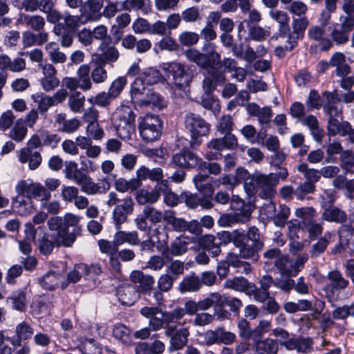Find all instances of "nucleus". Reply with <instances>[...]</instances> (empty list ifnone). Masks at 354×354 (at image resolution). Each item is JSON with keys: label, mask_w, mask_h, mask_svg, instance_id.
Wrapping results in <instances>:
<instances>
[{"label": "nucleus", "mask_w": 354, "mask_h": 354, "mask_svg": "<svg viewBox=\"0 0 354 354\" xmlns=\"http://www.w3.org/2000/svg\"><path fill=\"white\" fill-rule=\"evenodd\" d=\"M187 59L195 63L200 68L206 70L209 76L203 81V89L205 94L212 93L216 85H222L226 81L225 71L219 70L221 55L216 50V45L206 44L202 47V52L196 48L187 50Z\"/></svg>", "instance_id": "1"}, {"label": "nucleus", "mask_w": 354, "mask_h": 354, "mask_svg": "<svg viewBox=\"0 0 354 354\" xmlns=\"http://www.w3.org/2000/svg\"><path fill=\"white\" fill-rule=\"evenodd\" d=\"M287 169H281V171L265 174L255 171L251 174L244 183V189L248 196L258 195L263 199H271L276 194V187L280 180L285 181L288 177Z\"/></svg>", "instance_id": "2"}, {"label": "nucleus", "mask_w": 354, "mask_h": 354, "mask_svg": "<svg viewBox=\"0 0 354 354\" xmlns=\"http://www.w3.org/2000/svg\"><path fill=\"white\" fill-rule=\"evenodd\" d=\"M80 217L72 213L66 214L64 217L53 216L48 220L47 224L51 231L56 232L55 243L57 247L69 248L76 240L81 227L79 226Z\"/></svg>", "instance_id": "3"}, {"label": "nucleus", "mask_w": 354, "mask_h": 354, "mask_svg": "<svg viewBox=\"0 0 354 354\" xmlns=\"http://www.w3.org/2000/svg\"><path fill=\"white\" fill-rule=\"evenodd\" d=\"M162 70L179 90H185L189 86L193 74L189 67L183 63L172 62L163 64Z\"/></svg>", "instance_id": "4"}, {"label": "nucleus", "mask_w": 354, "mask_h": 354, "mask_svg": "<svg viewBox=\"0 0 354 354\" xmlns=\"http://www.w3.org/2000/svg\"><path fill=\"white\" fill-rule=\"evenodd\" d=\"M185 129L190 133L191 145H198L201 141L198 139L209 134L210 124L201 115L194 113H187L185 116Z\"/></svg>", "instance_id": "5"}, {"label": "nucleus", "mask_w": 354, "mask_h": 354, "mask_svg": "<svg viewBox=\"0 0 354 354\" xmlns=\"http://www.w3.org/2000/svg\"><path fill=\"white\" fill-rule=\"evenodd\" d=\"M308 259L307 254L298 255L295 259L283 254L274 261V266L282 276L295 277L304 268Z\"/></svg>", "instance_id": "6"}, {"label": "nucleus", "mask_w": 354, "mask_h": 354, "mask_svg": "<svg viewBox=\"0 0 354 354\" xmlns=\"http://www.w3.org/2000/svg\"><path fill=\"white\" fill-rule=\"evenodd\" d=\"M296 216L301 218V230L308 232L310 240L317 239L322 233L323 227L319 223L315 221L317 214L314 208L304 207L295 210Z\"/></svg>", "instance_id": "7"}, {"label": "nucleus", "mask_w": 354, "mask_h": 354, "mask_svg": "<svg viewBox=\"0 0 354 354\" xmlns=\"http://www.w3.org/2000/svg\"><path fill=\"white\" fill-rule=\"evenodd\" d=\"M138 129L144 140L153 142L161 136L162 123L158 115L147 114L139 118Z\"/></svg>", "instance_id": "8"}, {"label": "nucleus", "mask_w": 354, "mask_h": 354, "mask_svg": "<svg viewBox=\"0 0 354 354\" xmlns=\"http://www.w3.org/2000/svg\"><path fill=\"white\" fill-rule=\"evenodd\" d=\"M264 247L260 239L259 230L255 227H250L248 230V241L239 250L240 255L243 259H249L257 261L259 259V252Z\"/></svg>", "instance_id": "9"}, {"label": "nucleus", "mask_w": 354, "mask_h": 354, "mask_svg": "<svg viewBox=\"0 0 354 354\" xmlns=\"http://www.w3.org/2000/svg\"><path fill=\"white\" fill-rule=\"evenodd\" d=\"M185 316V311L183 308H176L171 311H165L162 313V318L157 317H151L149 319V325L153 331H157L164 328L165 335H169L174 328L172 325L174 322L180 321Z\"/></svg>", "instance_id": "10"}, {"label": "nucleus", "mask_w": 354, "mask_h": 354, "mask_svg": "<svg viewBox=\"0 0 354 354\" xmlns=\"http://www.w3.org/2000/svg\"><path fill=\"white\" fill-rule=\"evenodd\" d=\"M354 29V18L346 17L340 24H335L330 28V39L332 48L336 45H344L350 38V33Z\"/></svg>", "instance_id": "11"}, {"label": "nucleus", "mask_w": 354, "mask_h": 354, "mask_svg": "<svg viewBox=\"0 0 354 354\" xmlns=\"http://www.w3.org/2000/svg\"><path fill=\"white\" fill-rule=\"evenodd\" d=\"M326 277L329 283L325 286L324 290L326 297L330 301H332L337 299L339 294L348 287L349 281L338 270L328 272Z\"/></svg>", "instance_id": "12"}, {"label": "nucleus", "mask_w": 354, "mask_h": 354, "mask_svg": "<svg viewBox=\"0 0 354 354\" xmlns=\"http://www.w3.org/2000/svg\"><path fill=\"white\" fill-rule=\"evenodd\" d=\"M183 325V324L180 321L174 322L172 325L174 329L169 335H166L170 338L168 347V351L170 353L183 349L188 342V337L189 336V329L186 327L178 328L179 326Z\"/></svg>", "instance_id": "13"}, {"label": "nucleus", "mask_w": 354, "mask_h": 354, "mask_svg": "<svg viewBox=\"0 0 354 354\" xmlns=\"http://www.w3.org/2000/svg\"><path fill=\"white\" fill-rule=\"evenodd\" d=\"M309 24L308 19L306 17L293 19L292 22V31H288L287 40V50H293L298 44L299 39L304 35L306 29Z\"/></svg>", "instance_id": "14"}, {"label": "nucleus", "mask_w": 354, "mask_h": 354, "mask_svg": "<svg viewBox=\"0 0 354 354\" xmlns=\"http://www.w3.org/2000/svg\"><path fill=\"white\" fill-rule=\"evenodd\" d=\"M237 205L240 206L238 207V212L220 217L218 223L221 225L227 226L232 223H244L249 220L252 213L250 207L246 205L241 200L237 203Z\"/></svg>", "instance_id": "15"}, {"label": "nucleus", "mask_w": 354, "mask_h": 354, "mask_svg": "<svg viewBox=\"0 0 354 354\" xmlns=\"http://www.w3.org/2000/svg\"><path fill=\"white\" fill-rule=\"evenodd\" d=\"M167 180H162L155 185L152 190L142 189L136 193V200L140 205L153 204L160 198L162 192L167 189Z\"/></svg>", "instance_id": "16"}, {"label": "nucleus", "mask_w": 354, "mask_h": 354, "mask_svg": "<svg viewBox=\"0 0 354 354\" xmlns=\"http://www.w3.org/2000/svg\"><path fill=\"white\" fill-rule=\"evenodd\" d=\"M39 68L41 69L43 77L40 82L43 90L46 92L54 91L59 85V80L57 77V70L50 63L40 64Z\"/></svg>", "instance_id": "17"}, {"label": "nucleus", "mask_w": 354, "mask_h": 354, "mask_svg": "<svg viewBox=\"0 0 354 354\" xmlns=\"http://www.w3.org/2000/svg\"><path fill=\"white\" fill-rule=\"evenodd\" d=\"M134 209V202L131 196H127L118 204L113 211V219L116 230L121 229L122 223L127 220V216L132 214Z\"/></svg>", "instance_id": "18"}, {"label": "nucleus", "mask_w": 354, "mask_h": 354, "mask_svg": "<svg viewBox=\"0 0 354 354\" xmlns=\"http://www.w3.org/2000/svg\"><path fill=\"white\" fill-rule=\"evenodd\" d=\"M198 161L199 158L196 154L189 150H184L172 156L169 166L173 169L176 167L192 169L197 167Z\"/></svg>", "instance_id": "19"}, {"label": "nucleus", "mask_w": 354, "mask_h": 354, "mask_svg": "<svg viewBox=\"0 0 354 354\" xmlns=\"http://www.w3.org/2000/svg\"><path fill=\"white\" fill-rule=\"evenodd\" d=\"M130 279L133 283H139L138 291L145 297H150L155 290V279L150 274H145L140 270H134L131 273Z\"/></svg>", "instance_id": "20"}, {"label": "nucleus", "mask_w": 354, "mask_h": 354, "mask_svg": "<svg viewBox=\"0 0 354 354\" xmlns=\"http://www.w3.org/2000/svg\"><path fill=\"white\" fill-rule=\"evenodd\" d=\"M176 281V279L170 276L168 273L165 272L160 275L157 281L158 289L155 290L152 295L154 304H162L164 301L163 292L170 291L173 288L174 283Z\"/></svg>", "instance_id": "21"}, {"label": "nucleus", "mask_w": 354, "mask_h": 354, "mask_svg": "<svg viewBox=\"0 0 354 354\" xmlns=\"http://www.w3.org/2000/svg\"><path fill=\"white\" fill-rule=\"evenodd\" d=\"M111 43V41L100 43L98 48L101 53L94 54L92 57L104 64L116 62L120 53L118 48Z\"/></svg>", "instance_id": "22"}, {"label": "nucleus", "mask_w": 354, "mask_h": 354, "mask_svg": "<svg viewBox=\"0 0 354 354\" xmlns=\"http://www.w3.org/2000/svg\"><path fill=\"white\" fill-rule=\"evenodd\" d=\"M193 181L196 188L203 197L212 198L214 192L213 183H214L216 187L219 186L218 180L211 178V180L208 181V176L201 173L196 175L193 178Z\"/></svg>", "instance_id": "23"}, {"label": "nucleus", "mask_w": 354, "mask_h": 354, "mask_svg": "<svg viewBox=\"0 0 354 354\" xmlns=\"http://www.w3.org/2000/svg\"><path fill=\"white\" fill-rule=\"evenodd\" d=\"M80 187L81 191L87 195H97L105 194L109 189V185L107 187L105 185L101 186L99 183H95L91 177L86 173L80 178L76 183Z\"/></svg>", "instance_id": "24"}, {"label": "nucleus", "mask_w": 354, "mask_h": 354, "mask_svg": "<svg viewBox=\"0 0 354 354\" xmlns=\"http://www.w3.org/2000/svg\"><path fill=\"white\" fill-rule=\"evenodd\" d=\"M308 37L310 40L317 42V46L321 51L327 52L332 48L330 39L325 36V30L322 27H310L308 30Z\"/></svg>", "instance_id": "25"}, {"label": "nucleus", "mask_w": 354, "mask_h": 354, "mask_svg": "<svg viewBox=\"0 0 354 354\" xmlns=\"http://www.w3.org/2000/svg\"><path fill=\"white\" fill-rule=\"evenodd\" d=\"M163 171L160 167H155L151 169L146 166L140 167L136 171V180L138 181V188L141 187L142 182L147 179L156 183L163 180Z\"/></svg>", "instance_id": "26"}, {"label": "nucleus", "mask_w": 354, "mask_h": 354, "mask_svg": "<svg viewBox=\"0 0 354 354\" xmlns=\"http://www.w3.org/2000/svg\"><path fill=\"white\" fill-rule=\"evenodd\" d=\"M248 113L250 116L257 117L259 123L261 126H267L270 124L272 117V109L269 106L261 108L256 103H249L246 106Z\"/></svg>", "instance_id": "27"}, {"label": "nucleus", "mask_w": 354, "mask_h": 354, "mask_svg": "<svg viewBox=\"0 0 354 354\" xmlns=\"http://www.w3.org/2000/svg\"><path fill=\"white\" fill-rule=\"evenodd\" d=\"M17 23L35 32L42 30L46 25L45 19L39 15H30L24 12L18 15Z\"/></svg>", "instance_id": "28"}, {"label": "nucleus", "mask_w": 354, "mask_h": 354, "mask_svg": "<svg viewBox=\"0 0 354 354\" xmlns=\"http://www.w3.org/2000/svg\"><path fill=\"white\" fill-rule=\"evenodd\" d=\"M207 148L221 153L224 149H234L238 146L237 138L234 134L225 135L223 138L211 140L207 144Z\"/></svg>", "instance_id": "29"}, {"label": "nucleus", "mask_w": 354, "mask_h": 354, "mask_svg": "<svg viewBox=\"0 0 354 354\" xmlns=\"http://www.w3.org/2000/svg\"><path fill=\"white\" fill-rule=\"evenodd\" d=\"M116 295L119 301L122 305L131 306L138 299V292L135 286L127 283L119 286L117 289Z\"/></svg>", "instance_id": "30"}, {"label": "nucleus", "mask_w": 354, "mask_h": 354, "mask_svg": "<svg viewBox=\"0 0 354 354\" xmlns=\"http://www.w3.org/2000/svg\"><path fill=\"white\" fill-rule=\"evenodd\" d=\"M6 301L12 309L21 313L26 312L28 306L26 291L24 289L15 290L7 297Z\"/></svg>", "instance_id": "31"}, {"label": "nucleus", "mask_w": 354, "mask_h": 354, "mask_svg": "<svg viewBox=\"0 0 354 354\" xmlns=\"http://www.w3.org/2000/svg\"><path fill=\"white\" fill-rule=\"evenodd\" d=\"M269 16L279 24L278 33L280 37L286 38L290 30V17L288 13L277 9L270 10Z\"/></svg>", "instance_id": "32"}, {"label": "nucleus", "mask_w": 354, "mask_h": 354, "mask_svg": "<svg viewBox=\"0 0 354 354\" xmlns=\"http://www.w3.org/2000/svg\"><path fill=\"white\" fill-rule=\"evenodd\" d=\"M330 64L335 68L336 76H344L351 73V67L346 63V57L343 53H334L330 58Z\"/></svg>", "instance_id": "33"}, {"label": "nucleus", "mask_w": 354, "mask_h": 354, "mask_svg": "<svg viewBox=\"0 0 354 354\" xmlns=\"http://www.w3.org/2000/svg\"><path fill=\"white\" fill-rule=\"evenodd\" d=\"M19 160L21 163L28 162L29 168L35 170L41 165L42 158L39 151H34L29 147H24L19 151Z\"/></svg>", "instance_id": "34"}, {"label": "nucleus", "mask_w": 354, "mask_h": 354, "mask_svg": "<svg viewBox=\"0 0 354 354\" xmlns=\"http://www.w3.org/2000/svg\"><path fill=\"white\" fill-rule=\"evenodd\" d=\"M284 347L288 351L297 350L299 353H310L313 348V340L310 337L291 338L283 342Z\"/></svg>", "instance_id": "35"}, {"label": "nucleus", "mask_w": 354, "mask_h": 354, "mask_svg": "<svg viewBox=\"0 0 354 354\" xmlns=\"http://www.w3.org/2000/svg\"><path fill=\"white\" fill-rule=\"evenodd\" d=\"M322 96L325 100L323 105L324 112L331 117H338L341 114V109L337 106L338 102L340 101L337 99L335 93L326 91L322 93Z\"/></svg>", "instance_id": "36"}, {"label": "nucleus", "mask_w": 354, "mask_h": 354, "mask_svg": "<svg viewBox=\"0 0 354 354\" xmlns=\"http://www.w3.org/2000/svg\"><path fill=\"white\" fill-rule=\"evenodd\" d=\"M339 239L344 244L345 251L354 253V229L348 225H342L338 230Z\"/></svg>", "instance_id": "37"}, {"label": "nucleus", "mask_w": 354, "mask_h": 354, "mask_svg": "<svg viewBox=\"0 0 354 354\" xmlns=\"http://www.w3.org/2000/svg\"><path fill=\"white\" fill-rule=\"evenodd\" d=\"M188 242L185 237H177L172 241L169 246H167L162 252V254L167 257L169 254L171 256H181L187 251Z\"/></svg>", "instance_id": "38"}, {"label": "nucleus", "mask_w": 354, "mask_h": 354, "mask_svg": "<svg viewBox=\"0 0 354 354\" xmlns=\"http://www.w3.org/2000/svg\"><path fill=\"white\" fill-rule=\"evenodd\" d=\"M337 117H331L328 118L327 124V131L329 136L339 135L346 136L348 131L351 129V124L346 121L340 122Z\"/></svg>", "instance_id": "39"}, {"label": "nucleus", "mask_w": 354, "mask_h": 354, "mask_svg": "<svg viewBox=\"0 0 354 354\" xmlns=\"http://www.w3.org/2000/svg\"><path fill=\"white\" fill-rule=\"evenodd\" d=\"M45 50L49 57L50 61L54 64H64L67 60L66 55L60 50L57 42L51 41L47 43L45 46Z\"/></svg>", "instance_id": "40"}, {"label": "nucleus", "mask_w": 354, "mask_h": 354, "mask_svg": "<svg viewBox=\"0 0 354 354\" xmlns=\"http://www.w3.org/2000/svg\"><path fill=\"white\" fill-rule=\"evenodd\" d=\"M252 283L249 282L243 277H236L232 279H227L223 286L225 288L232 289L237 292H243L248 295Z\"/></svg>", "instance_id": "41"}, {"label": "nucleus", "mask_w": 354, "mask_h": 354, "mask_svg": "<svg viewBox=\"0 0 354 354\" xmlns=\"http://www.w3.org/2000/svg\"><path fill=\"white\" fill-rule=\"evenodd\" d=\"M201 288L200 277L194 273L186 276L179 283L178 290L181 293L187 292H197Z\"/></svg>", "instance_id": "42"}, {"label": "nucleus", "mask_w": 354, "mask_h": 354, "mask_svg": "<svg viewBox=\"0 0 354 354\" xmlns=\"http://www.w3.org/2000/svg\"><path fill=\"white\" fill-rule=\"evenodd\" d=\"M314 301L308 299H299L297 302L288 301L283 304L284 310L290 314L299 311H310L313 310Z\"/></svg>", "instance_id": "43"}, {"label": "nucleus", "mask_w": 354, "mask_h": 354, "mask_svg": "<svg viewBox=\"0 0 354 354\" xmlns=\"http://www.w3.org/2000/svg\"><path fill=\"white\" fill-rule=\"evenodd\" d=\"M152 104L158 109H162L166 106V101L158 93L153 89H148L146 95L140 100V106H146Z\"/></svg>", "instance_id": "44"}, {"label": "nucleus", "mask_w": 354, "mask_h": 354, "mask_svg": "<svg viewBox=\"0 0 354 354\" xmlns=\"http://www.w3.org/2000/svg\"><path fill=\"white\" fill-rule=\"evenodd\" d=\"M165 222L167 225H171L175 232H186L187 221L183 218L176 217V212L174 210L168 209L165 211Z\"/></svg>", "instance_id": "45"}, {"label": "nucleus", "mask_w": 354, "mask_h": 354, "mask_svg": "<svg viewBox=\"0 0 354 354\" xmlns=\"http://www.w3.org/2000/svg\"><path fill=\"white\" fill-rule=\"evenodd\" d=\"M86 6L88 10L84 15L87 21H96L101 19L100 10L103 6L102 0H87L85 3Z\"/></svg>", "instance_id": "46"}, {"label": "nucleus", "mask_w": 354, "mask_h": 354, "mask_svg": "<svg viewBox=\"0 0 354 354\" xmlns=\"http://www.w3.org/2000/svg\"><path fill=\"white\" fill-rule=\"evenodd\" d=\"M255 348L256 354H277L279 344L273 339L266 338L257 341L255 344Z\"/></svg>", "instance_id": "47"}, {"label": "nucleus", "mask_w": 354, "mask_h": 354, "mask_svg": "<svg viewBox=\"0 0 354 354\" xmlns=\"http://www.w3.org/2000/svg\"><path fill=\"white\" fill-rule=\"evenodd\" d=\"M90 73L91 68L88 64H82L77 69L76 77L80 88L84 91H88L92 88Z\"/></svg>", "instance_id": "48"}, {"label": "nucleus", "mask_w": 354, "mask_h": 354, "mask_svg": "<svg viewBox=\"0 0 354 354\" xmlns=\"http://www.w3.org/2000/svg\"><path fill=\"white\" fill-rule=\"evenodd\" d=\"M136 115L129 106L122 105L116 109L112 116V122H135Z\"/></svg>", "instance_id": "49"}, {"label": "nucleus", "mask_w": 354, "mask_h": 354, "mask_svg": "<svg viewBox=\"0 0 354 354\" xmlns=\"http://www.w3.org/2000/svg\"><path fill=\"white\" fill-rule=\"evenodd\" d=\"M115 243L118 246L128 243L131 245H138L140 243V239L137 231L124 232L117 230L116 233L114 234Z\"/></svg>", "instance_id": "50"}, {"label": "nucleus", "mask_w": 354, "mask_h": 354, "mask_svg": "<svg viewBox=\"0 0 354 354\" xmlns=\"http://www.w3.org/2000/svg\"><path fill=\"white\" fill-rule=\"evenodd\" d=\"M31 98L37 104L38 110L41 115L46 114L50 107L55 106V102L51 96L42 92L32 94Z\"/></svg>", "instance_id": "51"}, {"label": "nucleus", "mask_w": 354, "mask_h": 354, "mask_svg": "<svg viewBox=\"0 0 354 354\" xmlns=\"http://www.w3.org/2000/svg\"><path fill=\"white\" fill-rule=\"evenodd\" d=\"M91 62L93 68L91 71L92 81L95 84L104 83L108 78L107 71L105 69L106 64L97 61L92 57Z\"/></svg>", "instance_id": "52"}, {"label": "nucleus", "mask_w": 354, "mask_h": 354, "mask_svg": "<svg viewBox=\"0 0 354 354\" xmlns=\"http://www.w3.org/2000/svg\"><path fill=\"white\" fill-rule=\"evenodd\" d=\"M85 96L80 91H75L68 96V106L74 113H82L84 111Z\"/></svg>", "instance_id": "53"}, {"label": "nucleus", "mask_w": 354, "mask_h": 354, "mask_svg": "<svg viewBox=\"0 0 354 354\" xmlns=\"http://www.w3.org/2000/svg\"><path fill=\"white\" fill-rule=\"evenodd\" d=\"M62 275L56 272H48L39 279V283L42 288L54 290L58 287Z\"/></svg>", "instance_id": "54"}, {"label": "nucleus", "mask_w": 354, "mask_h": 354, "mask_svg": "<svg viewBox=\"0 0 354 354\" xmlns=\"http://www.w3.org/2000/svg\"><path fill=\"white\" fill-rule=\"evenodd\" d=\"M239 7L243 13H246L252 7L250 0H227L221 5L225 12H235Z\"/></svg>", "instance_id": "55"}, {"label": "nucleus", "mask_w": 354, "mask_h": 354, "mask_svg": "<svg viewBox=\"0 0 354 354\" xmlns=\"http://www.w3.org/2000/svg\"><path fill=\"white\" fill-rule=\"evenodd\" d=\"M145 83L142 78L139 77L131 84V100L138 106L140 104V100L145 97L147 91L149 89L145 87Z\"/></svg>", "instance_id": "56"}, {"label": "nucleus", "mask_w": 354, "mask_h": 354, "mask_svg": "<svg viewBox=\"0 0 354 354\" xmlns=\"http://www.w3.org/2000/svg\"><path fill=\"white\" fill-rule=\"evenodd\" d=\"M332 236L333 234L330 232H325L323 237L320 238L317 243L312 245L309 250L310 257L316 258L323 254L328 247Z\"/></svg>", "instance_id": "57"}, {"label": "nucleus", "mask_w": 354, "mask_h": 354, "mask_svg": "<svg viewBox=\"0 0 354 354\" xmlns=\"http://www.w3.org/2000/svg\"><path fill=\"white\" fill-rule=\"evenodd\" d=\"M322 218L329 222L343 223L346 221L347 215L343 210L337 207L326 208L322 214Z\"/></svg>", "instance_id": "58"}, {"label": "nucleus", "mask_w": 354, "mask_h": 354, "mask_svg": "<svg viewBox=\"0 0 354 354\" xmlns=\"http://www.w3.org/2000/svg\"><path fill=\"white\" fill-rule=\"evenodd\" d=\"M117 135L122 140H130L135 133V122H112Z\"/></svg>", "instance_id": "59"}, {"label": "nucleus", "mask_w": 354, "mask_h": 354, "mask_svg": "<svg viewBox=\"0 0 354 354\" xmlns=\"http://www.w3.org/2000/svg\"><path fill=\"white\" fill-rule=\"evenodd\" d=\"M86 269V264L85 263L76 264L74 269L68 272L67 281L62 283V288L65 289L69 283H75L79 281L82 276H85Z\"/></svg>", "instance_id": "60"}, {"label": "nucleus", "mask_w": 354, "mask_h": 354, "mask_svg": "<svg viewBox=\"0 0 354 354\" xmlns=\"http://www.w3.org/2000/svg\"><path fill=\"white\" fill-rule=\"evenodd\" d=\"M55 238L56 234H53L54 241L50 239V236L48 234H45L41 238L37 239L36 245L42 254L48 255L53 252L55 245L57 246Z\"/></svg>", "instance_id": "61"}, {"label": "nucleus", "mask_w": 354, "mask_h": 354, "mask_svg": "<svg viewBox=\"0 0 354 354\" xmlns=\"http://www.w3.org/2000/svg\"><path fill=\"white\" fill-rule=\"evenodd\" d=\"M27 128L22 119L17 120L9 132V137L15 142H19L24 140L27 135Z\"/></svg>", "instance_id": "62"}, {"label": "nucleus", "mask_w": 354, "mask_h": 354, "mask_svg": "<svg viewBox=\"0 0 354 354\" xmlns=\"http://www.w3.org/2000/svg\"><path fill=\"white\" fill-rule=\"evenodd\" d=\"M303 123L306 125L311 131L314 139L319 142L323 137V130L319 126V122L314 115H308L303 120Z\"/></svg>", "instance_id": "63"}, {"label": "nucleus", "mask_w": 354, "mask_h": 354, "mask_svg": "<svg viewBox=\"0 0 354 354\" xmlns=\"http://www.w3.org/2000/svg\"><path fill=\"white\" fill-rule=\"evenodd\" d=\"M142 214L145 215V218L149 221L151 224L156 225L163 220L165 221V212L157 209L153 206L147 205L142 209Z\"/></svg>", "instance_id": "64"}]
</instances>
